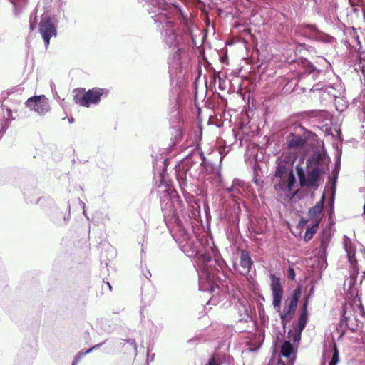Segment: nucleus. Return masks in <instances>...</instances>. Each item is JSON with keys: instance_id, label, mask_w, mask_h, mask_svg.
<instances>
[{"instance_id": "f3484780", "label": "nucleus", "mask_w": 365, "mask_h": 365, "mask_svg": "<svg viewBox=\"0 0 365 365\" xmlns=\"http://www.w3.org/2000/svg\"><path fill=\"white\" fill-rule=\"evenodd\" d=\"M305 28L312 38L324 42H330L331 37L319 31L316 26L308 24Z\"/></svg>"}, {"instance_id": "dca6fc26", "label": "nucleus", "mask_w": 365, "mask_h": 365, "mask_svg": "<svg viewBox=\"0 0 365 365\" xmlns=\"http://www.w3.org/2000/svg\"><path fill=\"white\" fill-rule=\"evenodd\" d=\"M252 265V261L248 252L242 250L240 255V266L242 270H241L240 272L244 275L248 274Z\"/></svg>"}, {"instance_id": "473e14b6", "label": "nucleus", "mask_w": 365, "mask_h": 365, "mask_svg": "<svg viewBox=\"0 0 365 365\" xmlns=\"http://www.w3.org/2000/svg\"><path fill=\"white\" fill-rule=\"evenodd\" d=\"M338 361H339V354H338V351L336 350V349H335V351L332 355L331 361L329 363L333 365H336Z\"/></svg>"}, {"instance_id": "2f4dec72", "label": "nucleus", "mask_w": 365, "mask_h": 365, "mask_svg": "<svg viewBox=\"0 0 365 365\" xmlns=\"http://www.w3.org/2000/svg\"><path fill=\"white\" fill-rule=\"evenodd\" d=\"M86 354H85V352L83 351L78 352L75 356L71 365H77L79 361L81 359V358Z\"/></svg>"}, {"instance_id": "72a5a7b5", "label": "nucleus", "mask_w": 365, "mask_h": 365, "mask_svg": "<svg viewBox=\"0 0 365 365\" xmlns=\"http://www.w3.org/2000/svg\"><path fill=\"white\" fill-rule=\"evenodd\" d=\"M106 340L101 342V343H99L98 344H96L94 346H93L91 348H90L89 349H88L87 351H85V354H89L91 353L92 351L93 350H96V349H98L103 344H104L106 343Z\"/></svg>"}, {"instance_id": "7c9ffc66", "label": "nucleus", "mask_w": 365, "mask_h": 365, "mask_svg": "<svg viewBox=\"0 0 365 365\" xmlns=\"http://www.w3.org/2000/svg\"><path fill=\"white\" fill-rule=\"evenodd\" d=\"M123 340H120V345H123V344L122 343ZM124 342L125 343H128L132 348L133 349L136 351H137V344H136V342H135V340L133 339H126V340H123Z\"/></svg>"}, {"instance_id": "b1692460", "label": "nucleus", "mask_w": 365, "mask_h": 365, "mask_svg": "<svg viewBox=\"0 0 365 365\" xmlns=\"http://www.w3.org/2000/svg\"><path fill=\"white\" fill-rule=\"evenodd\" d=\"M319 222H316L311 227L307 228L304 237L305 241H309L312 238L314 234L316 233L317 230Z\"/></svg>"}, {"instance_id": "393cba45", "label": "nucleus", "mask_w": 365, "mask_h": 365, "mask_svg": "<svg viewBox=\"0 0 365 365\" xmlns=\"http://www.w3.org/2000/svg\"><path fill=\"white\" fill-rule=\"evenodd\" d=\"M10 123L11 121L8 118H3L0 120V138H2L5 132L9 128Z\"/></svg>"}, {"instance_id": "4468645a", "label": "nucleus", "mask_w": 365, "mask_h": 365, "mask_svg": "<svg viewBox=\"0 0 365 365\" xmlns=\"http://www.w3.org/2000/svg\"><path fill=\"white\" fill-rule=\"evenodd\" d=\"M245 185V182L239 179H234L230 187H225L222 185L223 189L230 195L233 198L237 197L238 195H241V188Z\"/></svg>"}, {"instance_id": "9b49d317", "label": "nucleus", "mask_w": 365, "mask_h": 365, "mask_svg": "<svg viewBox=\"0 0 365 365\" xmlns=\"http://www.w3.org/2000/svg\"><path fill=\"white\" fill-rule=\"evenodd\" d=\"M272 280L271 290L272 294V304L278 311L280 309L281 301L283 296V289L280 284V279L274 274L270 275Z\"/></svg>"}, {"instance_id": "9d476101", "label": "nucleus", "mask_w": 365, "mask_h": 365, "mask_svg": "<svg viewBox=\"0 0 365 365\" xmlns=\"http://www.w3.org/2000/svg\"><path fill=\"white\" fill-rule=\"evenodd\" d=\"M301 297V289L297 288L292 292V297L289 300L287 307H285L284 314H281V320L282 323H287L293 317L296 308L298 304V301Z\"/></svg>"}, {"instance_id": "39448f33", "label": "nucleus", "mask_w": 365, "mask_h": 365, "mask_svg": "<svg viewBox=\"0 0 365 365\" xmlns=\"http://www.w3.org/2000/svg\"><path fill=\"white\" fill-rule=\"evenodd\" d=\"M108 93V89L93 88L83 92V93L76 94L74 96V101L81 106L89 108L93 105H98L101 101V98L107 97Z\"/></svg>"}, {"instance_id": "ea45409f", "label": "nucleus", "mask_w": 365, "mask_h": 365, "mask_svg": "<svg viewBox=\"0 0 365 365\" xmlns=\"http://www.w3.org/2000/svg\"><path fill=\"white\" fill-rule=\"evenodd\" d=\"M106 285L108 286V287L109 290H110V291H111V289H112V287H111V285L110 284V283H109V282H106Z\"/></svg>"}, {"instance_id": "f03ea898", "label": "nucleus", "mask_w": 365, "mask_h": 365, "mask_svg": "<svg viewBox=\"0 0 365 365\" xmlns=\"http://www.w3.org/2000/svg\"><path fill=\"white\" fill-rule=\"evenodd\" d=\"M330 158L325 153H314L306 162V170L297 165L296 173L302 187L317 190L323 175L329 170Z\"/></svg>"}, {"instance_id": "5701e85b", "label": "nucleus", "mask_w": 365, "mask_h": 365, "mask_svg": "<svg viewBox=\"0 0 365 365\" xmlns=\"http://www.w3.org/2000/svg\"><path fill=\"white\" fill-rule=\"evenodd\" d=\"M293 352L294 347L291 342L289 341H285L281 347V354L286 358H289Z\"/></svg>"}, {"instance_id": "423d86ee", "label": "nucleus", "mask_w": 365, "mask_h": 365, "mask_svg": "<svg viewBox=\"0 0 365 365\" xmlns=\"http://www.w3.org/2000/svg\"><path fill=\"white\" fill-rule=\"evenodd\" d=\"M292 132L287 137V145L289 149L303 148L309 140L312 133L305 130L300 124L293 125Z\"/></svg>"}, {"instance_id": "6e6552de", "label": "nucleus", "mask_w": 365, "mask_h": 365, "mask_svg": "<svg viewBox=\"0 0 365 365\" xmlns=\"http://www.w3.org/2000/svg\"><path fill=\"white\" fill-rule=\"evenodd\" d=\"M25 106L31 111L41 115L48 113L51 110L48 99L44 95L30 97L25 102Z\"/></svg>"}, {"instance_id": "79ce46f5", "label": "nucleus", "mask_w": 365, "mask_h": 365, "mask_svg": "<svg viewBox=\"0 0 365 365\" xmlns=\"http://www.w3.org/2000/svg\"><path fill=\"white\" fill-rule=\"evenodd\" d=\"M69 123H72L73 122V118H68Z\"/></svg>"}, {"instance_id": "4be33fe9", "label": "nucleus", "mask_w": 365, "mask_h": 365, "mask_svg": "<svg viewBox=\"0 0 365 365\" xmlns=\"http://www.w3.org/2000/svg\"><path fill=\"white\" fill-rule=\"evenodd\" d=\"M289 172L290 171H288V168H287V166L284 164L280 163L276 167L274 178H287Z\"/></svg>"}, {"instance_id": "f257e3e1", "label": "nucleus", "mask_w": 365, "mask_h": 365, "mask_svg": "<svg viewBox=\"0 0 365 365\" xmlns=\"http://www.w3.org/2000/svg\"><path fill=\"white\" fill-rule=\"evenodd\" d=\"M219 168L207 161L203 153L197 150L185 158L178 165L176 176L180 186L186 185L187 177L199 179L209 174L214 175L217 178L218 182L222 184V175Z\"/></svg>"}, {"instance_id": "49530a36", "label": "nucleus", "mask_w": 365, "mask_h": 365, "mask_svg": "<svg viewBox=\"0 0 365 365\" xmlns=\"http://www.w3.org/2000/svg\"><path fill=\"white\" fill-rule=\"evenodd\" d=\"M329 365H333V364H331L329 363Z\"/></svg>"}, {"instance_id": "bb28decb", "label": "nucleus", "mask_w": 365, "mask_h": 365, "mask_svg": "<svg viewBox=\"0 0 365 365\" xmlns=\"http://www.w3.org/2000/svg\"><path fill=\"white\" fill-rule=\"evenodd\" d=\"M163 211L164 212L165 218L169 217L171 216L170 220H173L175 222H178V217L177 216V214L175 210H166L165 208H162Z\"/></svg>"}, {"instance_id": "ddd939ff", "label": "nucleus", "mask_w": 365, "mask_h": 365, "mask_svg": "<svg viewBox=\"0 0 365 365\" xmlns=\"http://www.w3.org/2000/svg\"><path fill=\"white\" fill-rule=\"evenodd\" d=\"M307 302L306 301L303 304L302 310L299 318L297 324V336H294V341L300 339L301 333L305 328L307 324Z\"/></svg>"}, {"instance_id": "4c0bfd02", "label": "nucleus", "mask_w": 365, "mask_h": 365, "mask_svg": "<svg viewBox=\"0 0 365 365\" xmlns=\"http://www.w3.org/2000/svg\"><path fill=\"white\" fill-rule=\"evenodd\" d=\"M52 93H53L54 98H56V100H59V101L61 100V98L59 97V96L58 95V93L56 91H55V92H52Z\"/></svg>"}, {"instance_id": "37998d69", "label": "nucleus", "mask_w": 365, "mask_h": 365, "mask_svg": "<svg viewBox=\"0 0 365 365\" xmlns=\"http://www.w3.org/2000/svg\"><path fill=\"white\" fill-rule=\"evenodd\" d=\"M70 215L68 214L67 217H64V220H67L69 219Z\"/></svg>"}, {"instance_id": "412c9836", "label": "nucleus", "mask_w": 365, "mask_h": 365, "mask_svg": "<svg viewBox=\"0 0 365 365\" xmlns=\"http://www.w3.org/2000/svg\"><path fill=\"white\" fill-rule=\"evenodd\" d=\"M13 4L14 13L16 16H19L23 9L26 6L28 0H9Z\"/></svg>"}, {"instance_id": "f704fd0d", "label": "nucleus", "mask_w": 365, "mask_h": 365, "mask_svg": "<svg viewBox=\"0 0 365 365\" xmlns=\"http://www.w3.org/2000/svg\"><path fill=\"white\" fill-rule=\"evenodd\" d=\"M288 277L289 279L293 280L295 277V273L293 268H290L288 272Z\"/></svg>"}, {"instance_id": "e433bc0d", "label": "nucleus", "mask_w": 365, "mask_h": 365, "mask_svg": "<svg viewBox=\"0 0 365 365\" xmlns=\"http://www.w3.org/2000/svg\"><path fill=\"white\" fill-rule=\"evenodd\" d=\"M208 365H218L214 358H211L209 360Z\"/></svg>"}, {"instance_id": "a19ab883", "label": "nucleus", "mask_w": 365, "mask_h": 365, "mask_svg": "<svg viewBox=\"0 0 365 365\" xmlns=\"http://www.w3.org/2000/svg\"><path fill=\"white\" fill-rule=\"evenodd\" d=\"M166 205H169V207H172V203H171V202H170V201H169V202H166Z\"/></svg>"}, {"instance_id": "a878e982", "label": "nucleus", "mask_w": 365, "mask_h": 365, "mask_svg": "<svg viewBox=\"0 0 365 365\" xmlns=\"http://www.w3.org/2000/svg\"><path fill=\"white\" fill-rule=\"evenodd\" d=\"M354 68L356 71L361 72L365 78V60L359 59V61L355 63Z\"/></svg>"}, {"instance_id": "cd10ccee", "label": "nucleus", "mask_w": 365, "mask_h": 365, "mask_svg": "<svg viewBox=\"0 0 365 365\" xmlns=\"http://www.w3.org/2000/svg\"><path fill=\"white\" fill-rule=\"evenodd\" d=\"M344 247L349 257H350L351 255L353 254L354 252L351 249V240L346 235H344Z\"/></svg>"}, {"instance_id": "20e7f679", "label": "nucleus", "mask_w": 365, "mask_h": 365, "mask_svg": "<svg viewBox=\"0 0 365 365\" xmlns=\"http://www.w3.org/2000/svg\"><path fill=\"white\" fill-rule=\"evenodd\" d=\"M195 263L197 268L199 275V287L202 291L211 290L213 291L212 279L214 277V272L212 269L208 267H211L212 263V257L207 253H202L201 252L197 257Z\"/></svg>"}, {"instance_id": "c9c22d12", "label": "nucleus", "mask_w": 365, "mask_h": 365, "mask_svg": "<svg viewBox=\"0 0 365 365\" xmlns=\"http://www.w3.org/2000/svg\"><path fill=\"white\" fill-rule=\"evenodd\" d=\"M315 68H314L313 66H310L309 68H308V71L309 73V74H313V76H314L315 74Z\"/></svg>"}, {"instance_id": "6ab92c4d", "label": "nucleus", "mask_w": 365, "mask_h": 365, "mask_svg": "<svg viewBox=\"0 0 365 365\" xmlns=\"http://www.w3.org/2000/svg\"><path fill=\"white\" fill-rule=\"evenodd\" d=\"M173 238L179 244V245L191 239L188 230L179 225L177 230L173 235Z\"/></svg>"}, {"instance_id": "c03bdc74", "label": "nucleus", "mask_w": 365, "mask_h": 365, "mask_svg": "<svg viewBox=\"0 0 365 365\" xmlns=\"http://www.w3.org/2000/svg\"><path fill=\"white\" fill-rule=\"evenodd\" d=\"M363 209H364V213L365 214V204L364 205Z\"/></svg>"}, {"instance_id": "c756f323", "label": "nucleus", "mask_w": 365, "mask_h": 365, "mask_svg": "<svg viewBox=\"0 0 365 365\" xmlns=\"http://www.w3.org/2000/svg\"><path fill=\"white\" fill-rule=\"evenodd\" d=\"M317 117L322 118V121L324 120H329V113L325 110H319L316 113Z\"/></svg>"}, {"instance_id": "58836bf2", "label": "nucleus", "mask_w": 365, "mask_h": 365, "mask_svg": "<svg viewBox=\"0 0 365 365\" xmlns=\"http://www.w3.org/2000/svg\"><path fill=\"white\" fill-rule=\"evenodd\" d=\"M50 87H51L52 92H55V91H56V86H55V84L53 82L50 83Z\"/></svg>"}, {"instance_id": "a18cd8bd", "label": "nucleus", "mask_w": 365, "mask_h": 365, "mask_svg": "<svg viewBox=\"0 0 365 365\" xmlns=\"http://www.w3.org/2000/svg\"><path fill=\"white\" fill-rule=\"evenodd\" d=\"M83 214H84L85 215H86V210H85L84 209H83Z\"/></svg>"}, {"instance_id": "f8f14e48", "label": "nucleus", "mask_w": 365, "mask_h": 365, "mask_svg": "<svg viewBox=\"0 0 365 365\" xmlns=\"http://www.w3.org/2000/svg\"><path fill=\"white\" fill-rule=\"evenodd\" d=\"M201 247V243L197 239H190L180 245L181 250L190 258L197 257Z\"/></svg>"}, {"instance_id": "7ed1b4c3", "label": "nucleus", "mask_w": 365, "mask_h": 365, "mask_svg": "<svg viewBox=\"0 0 365 365\" xmlns=\"http://www.w3.org/2000/svg\"><path fill=\"white\" fill-rule=\"evenodd\" d=\"M153 9L155 10L156 12L150 14H152V18L155 23L158 24V26L159 27L160 25L163 26L165 43L169 48H177L179 36L175 34V22L164 5V0H162L159 9L155 7H153Z\"/></svg>"}, {"instance_id": "0eeeda50", "label": "nucleus", "mask_w": 365, "mask_h": 365, "mask_svg": "<svg viewBox=\"0 0 365 365\" xmlns=\"http://www.w3.org/2000/svg\"><path fill=\"white\" fill-rule=\"evenodd\" d=\"M39 32L44 41L46 48L50 43V39L52 37H56L57 35L56 31V20L54 17H51L48 14H43L39 24Z\"/></svg>"}, {"instance_id": "aec40b11", "label": "nucleus", "mask_w": 365, "mask_h": 365, "mask_svg": "<svg viewBox=\"0 0 365 365\" xmlns=\"http://www.w3.org/2000/svg\"><path fill=\"white\" fill-rule=\"evenodd\" d=\"M171 49L173 54L168 57V63L170 67L176 69L180 66V49L178 47L175 49Z\"/></svg>"}, {"instance_id": "1a4fd4ad", "label": "nucleus", "mask_w": 365, "mask_h": 365, "mask_svg": "<svg viewBox=\"0 0 365 365\" xmlns=\"http://www.w3.org/2000/svg\"><path fill=\"white\" fill-rule=\"evenodd\" d=\"M273 182L274 188L279 195H289L296 184V178L293 171L290 170L287 178H275Z\"/></svg>"}, {"instance_id": "a211bd4d", "label": "nucleus", "mask_w": 365, "mask_h": 365, "mask_svg": "<svg viewBox=\"0 0 365 365\" xmlns=\"http://www.w3.org/2000/svg\"><path fill=\"white\" fill-rule=\"evenodd\" d=\"M324 195H323L321 200L312 207L309 210L308 214L310 218H313L316 222H319L321 218V214L324 208Z\"/></svg>"}, {"instance_id": "2eb2a0df", "label": "nucleus", "mask_w": 365, "mask_h": 365, "mask_svg": "<svg viewBox=\"0 0 365 365\" xmlns=\"http://www.w3.org/2000/svg\"><path fill=\"white\" fill-rule=\"evenodd\" d=\"M340 167H341V156H340V155H339L337 156V159L335 163L334 168L331 172L332 182H331V185L330 189H331V197L332 200H334V195L336 193V180H337L338 175H339V173L340 171Z\"/></svg>"}, {"instance_id": "c85d7f7f", "label": "nucleus", "mask_w": 365, "mask_h": 365, "mask_svg": "<svg viewBox=\"0 0 365 365\" xmlns=\"http://www.w3.org/2000/svg\"><path fill=\"white\" fill-rule=\"evenodd\" d=\"M36 17L37 16H36V12H34L31 15L30 20H29V26H30L31 31L34 30V29L36 27Z\"/></svg>"}]
</instances>
